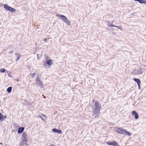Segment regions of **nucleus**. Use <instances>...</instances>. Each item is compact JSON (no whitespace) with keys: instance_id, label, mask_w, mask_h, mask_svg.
I'll return each instance as SVG.
<instances>
[{"instance_id":"nucleus-12","label":"nucleus","mask_w":146,"mask_h":146,"mask_svg":"<svg viewBox=\"0 0 146 146\" xmlns=\"http://www.w3.org/2000/svg\"><path fill=\"white\" fill-rule=\"evenodd\" d=\"M25 128L23 127H20L18 129V133L21 134L22 133L24 130Z\"/></svg>"},{"instance_id":"nucleus-24","label":"nucleus","mask_w":146,"mask_h":146,"mask_svg":"<svg viewBox=\"0 0 146 146\" xmlns=\"http://www.w3.org/2000/svg\"><path fill=\"white\" fill-rule=\"evenodd\" d=\"M137 85H138V87L139 88V89H140V84H137Z\"/></svg>"},{"instance_id":"nucleus-22","label":"nucleus","mask_w":146,"mask_h":146,"mask_svg":"<svg viewBox=\"0 0 146 146\" xmlns=\"http://www.w3.org/2000/svg\"><path fill=\"white\" fill-rule=\"evenodd\" d=\"M36 74L35 73H33V74H31V78H34L35 77V75L36 74Z\"/></svg>"},{"instance_id":"nucleus-26","label":"nucleus","mask_w":146,"mask_h":146,"mask_svg":"<svg viewBox=\"0 0 146 146\" xmlns=\"http://www.w3.org/2000/svg\"><path fill=\"white\" fill-rule=\"evenodd\" d=\"M117 26L114 25L113 24V25L112 26V27H117Z\"/></svg>"},{"instance_id":"nucleus-10","label":"nucleus","mask_w":146,"mask_h":146,"mask_svg":"<svg viewBox=\"0 0 146 146\" xmlns=\"http://www.w3.org/2000/svg\"><path fill=\"white\" fill-rule=\"evenodd\" d=\"M132 114L135 116V118L136 119H137L139 117V115L137 112L135 111H133L132 112Z\"/></svg>"},{"instance_id":"nucleus-15","label":"nucleus","mask_w":146,"mask_h":146,"mask_svg":"<svg viewBox=\"0 0 146 146\" xmlns=\"http://www.w3.org/2000/svg\"><path fill=\"white\" fill-rule=\"evenodd\" d=\"M133 79V80L137 83V84H140L141 81L139 79L137 78H134Z\"/></svg>"},{"instance_id":"nucleus-21","label":"nucleus","mask_w":146,"mask_h":146,"mask_svg":"<svg viewBox=\"0 0 146 146\" xmlns=\"http://www.w3.org/2000/svg\"><path fill=\"white\" fill-rule=\"evenodd\" d=\"M107 25L108 26L112 27V26L113 25V24L112 23L109 22H108Z\"/></svg>"},{"instance_id":"nucleus-8","label":"nucleus","mask_w":146,"mask_h":146,"mask_svg":"<svg viewBox=\"0 0 146 146\" xmlns=\"http://www.w3.org/2000/svg\"><path fill=\"white\" fill-rule=\"evenodd\" d=\"M53 62L52 60L51 59H49L46 62H44V66L46 65L47 64L48 66H50L52 65Z\"/></svg>"},{"instance_id":"nucleus-9","label":"nucleus","mask_w":146,"mask_h":146,"mask_svg":"<svg viewBox=\"0 0 146 146\" xmlns=\"http://www.w3.org/2000/svg\"><path fill=\"white\" fill-rule=\"evenodd\" d=\"M106 143L109 145H111L113 146H116L118 145V143L115 141L112 142H107Z\"/></svg>"},{"instance_id":"nucleus-28","label":"nucleus","mask_w":146,"mask_h":146,"mask_svg":"<svg viewBox=\"0 0 146 146\" xmlns=\"http://www.w3.org/2000/svg\"><path fill=\"white\" fill-rule=\"evenodd\" d=\"M47 39L46 38H45L44 39V41H46L47 40Z\"/></svg>"},{"instance_id":"nucleus-2","label":"nucleus","mask_w":146,"mask_h":146,"mask_svg":"<svg viewBox=\"0 0 146 146\" xmlns=\"http://www.w3.org/2000/svg\"><path fill=\"white\" fill-rule=\"evenodd\" d=\"M28 139L26 133L24 132L22 136L20 146H27V140Z\"/></svg>"},{"instance_id":"nucleus-30","label":"nucleus","mask_w":146,"mask_h":146,"mask_svg":"<svg viewBox=\"0 0 146 146\" xmlns=\"http://www.w3.org/2000/svg\"><path fill=\"white\" fill-rule=\"evenodd\" d=\"M50 146H56L55 145H54L52 144V145H50Z\"/></svg>"},{"instance_id":"nucleus-34","label":"nucleus","mask_w":146,"mask_h":146,"mask_svg":"<svg viewBox=\"0 0 146 146\" xmlns=\"http://www.w3.org/2000/svg\"><path fill=\"white\" fill-rule=\"evenodd\" d=\"M116 146H120L118 145H118H117Z\"/></svg>"},{"instance_id":"nucleus-35","label":"nucleus","mask_w":146,"mask_h":146,"mask_svg":"<svg viewBox=\"0 0 146 146\" xmlns=\"http://www.w3.org/2000/svg\"><path fill=\"white\" fill-rule=\"evenodd\" d=\"M48 56H47V57L46 58V60H47L48 59Z\"/></svg>"},{"instance_id":"nucleus-4","label":"nucleus","mask_w":146,"mask_h":146,"mask_svg":"<svg viewBox=\"0 0 146 146\" xmlns=\"http://www.w3.org/2000/svg\"><path fill=\"white\" fill-rule=\"evenodd\" d=\"M4 8L6 10L10 11L11 12H14L16 11V9H15L11 7L6 4L4 5Z\"/></svg>"},{"instance_id":"nucleus-6","label":"nucleus","mask_w":146,"mask_h":146,"mask_svg":"<svg viewBox=\"0 0 146 146\" xmlns=\"http://www.w3.org/2000/svg\"><path fill=\"white\" fill-rule=\"evenodd\" d=\"M37 77H36V83L39 85L41 88L43 87V84L42 81L40 80L39 76L38 74H37Z\"/></svg>"},{"instance_id":"nucleus-31","label":"nucleus","mask_w":146,"mask_h":146,"mask_svg":"<svg viewBox=\"0 0 146 146\" xmlns=\"http://www.w3.org/2000/svg\"><path fill=\"white\" fill-rule=\"evenodd\" d=\"M41 118L42 119V120H44V119H43V118H42V117H41Z\"/></svg>"},{"instance_id":"nucleus-29","label":"nucleus","mask_w":146,"mask_h":146,"mask_svg":"<svg viewBox=\"0 0 146 146\" xmlns=\"http://www.w3.org/2000/svg\"><path fill=\"white\" fill-rule=\"evenodd\" d=\"M13 51H11L9 52V53H11V54L12 53H13Z\"/></svg>"},{"instance_id":"nucleus-3","label":"nucleus","mask_w":146,"mask_h":146,"mask_svg":"<svg viewBox=\"0 0 146 146\" xmlns=\"http://www.w3.org/2000/svg\"><path fill=\"white\" fill-rule=\"evenodd\" d=\"M56 16L60 18V19L64 22L66 23L68 25H70L71 23L68 19L64 15L60 14H56Z\"/></svg>"},{"instance_id":"nucleus-23","label":"nucleus","mask_w":146,"mask_h":146,"mask_svg":"<svg viewBox=\"0 0 146 146\" xmlns=\"http://www.w3.org/2000/svg\"><path fill=\"white\" fill-rule=\"evenodd\" d=\"M117 28H118V29H122V27L121 26H117Z\"/></svg>"},{"instance_id":"nucleus-33","label":"nucleus","mask_w":146,"mask_h":146,"mask_svg":"<svg viewBox=\"0 0 146 146\" xmlns=\"http://www.w3.org/2000/svg\"><path fill=\"white\" fill-rule=\"evenodd\" d=\"M37 57L38 58V56L39 54H37Z\"/></svg>"},{"instance_id":"nucleus-14","label":"nucleus","mask_w":146,"mask_h":146,"mask_svg":"<svg viewBox=\"0 0 146 146\" xmlns=\"http://www.w3.org/2000/svg\"><path fill=\"white\" fill-rule=\"evenodd\" d=\"M15 55L17 56V59H16V61H18L20 59L21 56L20 55V54L18 53H16L15 54Z\"/></svg>"},{"instance_id":"nucleus-25","label":"nucleus","mask_w":146,"mask_h":146,"mask_svg":"<svg viewBox=\"0 0 146 146\" xmlns=\"http://www.w3.org/2000/svg\"><path fill=\"white\" fill-rule=\"evenodd\" d=\"M3 119L5 118H7V117H6V115H4V116L3 115Z\"/></svg>"},{"instance_id":"nucleus-11","label":"nucleus","mask_w":146,"mask_h":146,"mask_svg":"<svg viewBox=\"0 0 146 146\" xmlns=\"http://www.w3.org/2000/svg\"><path fill=\"white\" fill-rule=\"evenodd\" d=\"M52 131L54 133H57L58 134H61L62 133V131L55 128H53Z\"/></svg>"},{"instance_id":"nucleus-7","label":"nucleus","mask_w":146,"mask_h":146,"mask_svg":"<svg viewBox=\"0 0 146 146\" xmlns=\"http://www.w3.org/2000/svg\"><path fill=\"white\" fill-rule=\"evenodd\" d=\"M125 129H124L122 128L117 127L116 130L117 132L119 134H124L125 133Z\"/></svg>"},{"instance_id":"nucleus-20","label":"nucleus","mask_w":146,"mask_h":146,"mask_svg":"<svg viewBox=\"0 0 146 146\" xmlns=\"http://www.w3.org/2000/svg\"><path fill=\"white\" fill-rule=\"evenodd\" d=\"M6 71V70L4 68H1L0 69V72L1 73H4Z\"/></svg>"},{"instance_id":"nucleus-17","label":"nucleus","mask_w":146,"mask_h":146,"mask_svg":"<svg viewBox=\"0 0 146 146\" xmlns=\"http://www.w3.org/2000/svg\"><path fill=\"white\" fill-rule=\"evenodd\" d=\"M125 135H128L129 136H131V133L129 132H128L126 130H125Z\"/></svg>"},{"instance_id":"nucleus-1","label":"nucleus","mask_w":146,"mask_h":146,"mask_svg":"<svg viewBox=\"0 0 146 146\" xmlns=\"http://www.w3.org/2000/svg\"><path fill=\"white\" fill-rule=\"evenodd\" d=\"M101 108V105L98 101H96L94 105L92 107V109L93 111V115L95 118L99 117L100 113V110Z\"/></svg>"},{"instance_id":"nucleus-27","label":"nucleus","mask_w":146,"mask_h":146,"mask_svg":"<svg viewBox=\"0 0 146 146\" xmlns=\"http://www.w3.org/2000/svg\"><path fill=\"white\" fill-rule=\"evenodd\" d=\"M42 116H43V118H44V117L45 118V115H44L42 114Z\"/></svg>"},{"instance_id":"nucleus-13","label":"nucleus","mask_w":146,"mask_h":146,"mask_svg":"<svg viewBox=\"0 0 146 146\" xmlns=\"http://www.w3.org/2000/svg\"><path fill=\"white\" fill-rule=\"evenodd\" d=\"M135 1H137L141 4L146 3V0H135Z\"/></svg>"},{"instance_id":"nucleus-32","label":"nucleus","mask_w":146,"mask_h":146,"mask_svg":"<svg viewBox=\"0 0 146 146\" xmlns=\"http://www.w3.org/2000/svg\"><path fill=\"white\" fill-rule=\"evenodd\" d=\"M0 144L1 145H3V143H0Z\"/></svg>"},{"instance_id":"nucleus-19","label":"nucleus","mask_w":146,"mask_h":146,"mask_svg":"<svg viewBox=\"0 0 146 146\" xmlns=\"http://www.w3.org/2000/svg\"><path fill=\"white\" fill-rule=\"evenodd\" d=\"M3 115L1 113H0V120L1 121H3Z\"/></svg>"},{"instance_id":"nucleus-5","label":"nucleus","mask_w":146,"mask_h":146,"mask_svg":"<svg viewBox=\"0 0 146 146\" xmlns=\"http://www.w3.org/2000/svg\"><path fill=\"white\" fill-rule=\"evenodd\" d=\"M142 73V69L141 68H139L137 70L136 69H134L132 72V74L134 75H136L141 74Z\"/></svg>"},{"instance_id":"nucleus-18","label":"nucleus","mask_w":146,"mask_h":146,"mask_svg":"<svg viewBox=\"0 0 146 146\" xmlns=\"http://www.w3.org/2000/svg\"><path fill=\"white\" fill-rule=\"evenodd\" d=\"M12 87H9L7 89V91L8 93H10L12 91Z\"/></svg>"},{"instance_id":"nucleus-16","label":"nucleus","mask_w":146,"mask_h":146,"mask_svg":"<svg viewBox=\"0 0 146 146\" xmlns=\"http://www.w3.org/2000/svg\"><path fill=\"white\" fill-rule=\"evenodd\" d=\"M125 135H128L129 136H131V133L129 132H128L126 130H125Z\"/></svg>"}]
</instances>
